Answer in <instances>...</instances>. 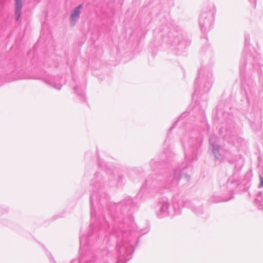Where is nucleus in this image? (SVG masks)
Segmentation results:
<instances>
[{"label": "nucleus", "instance_id": "obj_9", "mask_svg": "<svg viewBox=\"0 0 263 263\" xmlns=\"http://www.w3.org/2000/svg\"><path fill=\"white\" fill-rule=\"evenodd\" d=\"M104 180V177L100 174H97L96 175V177L92 180L94 192L101 191L104 187L109 185V184Z\"/></svg>", "mask_w": 263, "mask_h": 263}, {"label": "nucleus", "instance_id": "obj_18", "mask_svg": "<svg viewBox=\"0 0 263 263\" xmlns=\"http://www.w3.org/2000/svg\"><path fill=\"white\" fill-rule=\"evenodd\" d=\"M49 87L54 88L57 90H60L62 85L61 83H47Z\"/></svg>", "mask_w": 263, "mask_h": 263}, {"label": "nucleus", "instance_id": "obj_3", "mask_svg": "<svg viewBox=\"0 0 263 263\" xmlns=\"http://www.w3.org/2000/svg\"><path fill=\"white\" fill-rule=\"evenodd\" d=\"M168 29L169 31L163 36L162 39L173 49L181 51L190 45V42L186 39L180 27L173 26Z\"/></svg>", "mask_w": 263, "mask_h": 263}, {"label": "nucleus", "instance_id": "obj_5", "mask_svg": "<svg viewBox=\"0 0 263 263\" xmlns=\"http://www.w3.org/2000/svg\"><path fill=\"white\" fill-rule=\"evenodd\" d=\"M213 21V14L212 12L209 11H203L199 18V25L201 32L204 33L209 31Z\"/></svg>", "mask_w": 263, "mask_h": 263}, {"label": "nucleus", "instance_id": "obj_19", "mask_svg": "<svg viewBox=\"0 0 263 263\" xmlns=\"http://www.w3.org/2000/svg\"><path fill=\"white\" fill-rule=\"evenodd\" d=\"M80 243L81 247L82 246H85L87 243V241L86 236H82L80 238Z\"/></svg>", "mask_w": 263, "mask_h": 263}, {"label": "nucleus", "instance_id": "obj_15", "mask_svg": "<svg viewBox=\"0 0 263 263\" xmlns=\"http://www.w3.org/2000/svg\"><path fill=\"white\" fill-rule=\"evenodd\" d=\"M85 85L82 83H78L73 87V89L77 95L83 97L84 94V90L85 89Z\"/></svg>", "mask_w": 263, "mask_h": 263}, {"label": "nucleus", "instance_id": "obj_6", "mask_svg": "<svg viewBox=\"0 0 263 263\" xmlns=\"http://www.w3.org/2000/svg\"><path fill=\"white\" fill-rule=\"evenodd\" d=\"M182 143L184 149L187 151L186 157L187 155L189 156L190 155L196 156V152L201 145V139L200 138H192L187 143H186L184 141H182Z\"/></svg>", "mask_w": 263, "mask_h": 263}, {"label": "nucleus", "instance_id": "obj_13", "mask_svg": "<svg viewBox=\"0 0 263 263\" xmlns=\"http://www.w3.org/2000/svg\"><path fill=\"white\" fill-rule=\"evenodd\" d=\"M208 86H206V83H196L195 86V92L197 93H202L208 92L210 89V83H206Z\"/></svg>", "mask_w": 263, "mask_h": 263}, {"label": "nucleus", "instance_id": "obj_8", "mask_svg": "<svg viewBox=\"0 0 263 263\" xmlns=\"http://www.w3.org/2000/svg\"><path fill=\"white\" fill-rule=\"evenodd\" d=\"M169 204L166 198H163L159 202L157 205V214L159 217H163L168 216L170 212L168 210Z\"/></svg>", "mask_w": 263, "mask_h": 263}, {"label": "nucleus", "instance_id": "obj_7", "mask_svg": "<svg viewBox=\"0 0 263 263\" xmlns=\"http://www.w3.org/2000/svg\"><path fill=\"white\" fill-rule=\"evenodd\" d=\"M185 178L186 181L190 179V176L180 170L176 169L175 170L174 174L169 177V184L167 185V187H171L177 185L180 179Z\"/></svg>", "mask_w": 263, "mask_h": 263}, {"label": "nucleus", "instance_id": "obj_25", "mask_svg": "<svg viewBox=\"0 0 263 263\" xmlns=\"http://www.w3.org/2000/svg\"><path fill=\"white\" fill-rule=\"evenodd\" d=\"M98 200L99 202H100L101 200H100V198H99Z\"/></svg>", "mask_w": 263, "mask_h": 263}, {"label": "nucleus", "instance_id": "obj_26", "mask_svg": "<svg viewBox=\"0 0 263 263\" xmlns=\"http://www.w3.org/2000/svg\"><path fill=\"white\" fill-rule=\"evenodd\" d=\"M153 161H151V164H152L153 163Z\"/></svg>", "mask_w": 263, "mask_h": 263}, {"label": "nucleus", "instance_id": "obj_1", "mask_svg": "<svg viewBox=\"0 0 263 263\" xmlns=\"http://www.w3.org/2000/svg\"><path fill=\"white\" fill-rule=\"evenodd\" d=\"M116 233L119 236L120 234L122 236L121 240L117 245L118 251L117 263H125L132 258L134 250L133 244L135 242L138 244L139 235L134 230L133 225L129 226L124 223L120 225Z\"/></svg>", "mask_w": 263, "mask_h": 263}, {"label": "nucleus", "instance_id": "obj_14", "mask_svg": "<svg viewBox=\"0 0 263 263\" xmlns=\"http://www.w3.org/2000/svg\"><path fill=\"white\" fill-rule=\"evenodd\" d=\"M15 1V18L18 21L21 17L22 8V0H14Z\"/></svg>", "mask_w": 263, "mask_h": 263}, {"label": "nucleus", "instance_id": "obj_4", "mask_svg": "<svg viewBox=\"0 0 263 263\" xmlns=\"http://www.w3.org/2000/svg\"><path fill=\"white\" fill-rule=\"evenodd\" d=\"M214 138V137H210L209 141L210 145L212 147V151L215 158L221 162L230 158L231 156V152L228 150L224 149L219 145L216 144L213 141Z\"/></svg>", "mask_w": 263, "mask_h": 263}, {"label": "nucleus", "instance_id": "obj_21", "mask_svg": "<svg viewBox=\"0 0 263 263\" xmlns=\"http://www.w3.org/2000/svg\"><path fill=\"white\" fill-rule=\"evenodd\" d=\"M260 179V183L259 184V187L263 186V178L261 176H259Z\"/></svg>", "mask_w": 263, "mask_h": 263}, {"label": "nucleus", "instance_id": "obj_20", "mask_svg": "<svg viewBox=\"0 0 263 263\" xmlns=\"http://www.w3.org/2000/svg\"><path fill=\"white\" fill-rule=\"evenodd\" d=\"M193 211L197 214H200L202 213V208L199 207L198 208H193L192 209Z\"/></svg>", "mask_w": 263, "mask_h": 263}, {"label": "nucleus", "instance_id": "obj_17", "mask_svg": "<svg viewBox=\"0 0 263 263\" xmlns=\"http://www.w3.org/2000/svg\"><path fill=\"white\" fill-rule=\"evenodd\" d=\"M97 198V195H95V194H93L91 196H90V204L91 206V211H90V215L92 217L93 216H95V211L93 209V200H95V198Z\"/></svg>", "mask_w": 263, "mask_h": 263}, {"label": "nucleus", "instance_id": "obj_16", "mask_svg": "<svg viewBox=\"0 0 263 263\" xmlns=\"http://www.w3.org/2000/svg\"><path fill=\"white\" fill-rule=\"evenodd\" d=\"M93 259H89L87 257H82L79 261L73 259L71 263H93Z\"/></svg>", "mask_w": 263, "mask_h": 263}, {"label": "nucleus", "instance_id": "obj_24", "mask_svg": "<svg viewBox=\"0 0 263 263\" xmlns=\"http://www.w3.org/2000/svg\"><path fill=\"white\" fill-rule=\"evenodd\" d=\"M132 202V200H129V201H127V203H131Z\"/></svg>", "mask_w": 263, "mask_h": 263}, {"label": "nucleus", "instance_id": "obj_22", "mask_svg": "<svg viewBox=\"0 0 263 263\" xmlns=\"http://www.w3.org/2000/svg\"><path fill=\"white\" fill-rule=\"evenodd\" d=\"M249 1L251 3V2H254V6H255L256 0H249Z\"/></svg>", "mask_w": 263, "mask_h": 263}, {"label": "nucleus", "instance_id": "obj_10", "mask_svg": "<svg viewBox=\"0 0 263 263\" xmlns=\"http://www.w3.org/2000/svg\"><path fill=\"white\" fill-rule=\"evenodd\" d=\"M212 72L207 69L202 68L198 71V75L196 80L199 82H208L211 80Z\"/></svg>", "mask_w": 263, "mask_h": 263}, {"label": "nucleus", "instance_id": "obj_12", "mask_svg": "<svg viewBox=\"0 0 263 263\" xmlns=\"http://www.w3.org/2000/svg\"><path fill=\"white\" fill-rule=\"evenodd\" d=\"M258 60H259V59ZM256 65L258 66L259 67V71H258L259 80L260 81L263 82V64H260V63L259 62V61H258V62L257 63L254 64V66H253L252 69L251 70V77L250 78V80H243L242 79V78H241V74H240V78L241 82H249V81H251L252 80V77L253 71L254 67Z\"/></svg>", "mask_w": 263, "mask_h": 263}, {"label": "nucleus", "instance_id": "obj_2", "mask_svg": "<svg viewBox=\"0 0 263 263\" xmlns=\"http://www.w3.org/2000/svg\"><path fill=\"white\" fill-rule=\"evenodd\" d=\"M250 36L246 34L245 36V47L240 60V74L245 80H249L251 77V70L255 63L260 59L259 54L255 49L249 46Z\"/></svg>", "mask_w": 263, "mask_h": 263}, {"label": "nucleus", "instance_id": "obj_23", "mask_svg": "<svg viewBox=\"0 0 263 263\" xmlns=\"http://www.w3.org/2000/svg\"><path fill=\"white\" fill-rule=\"evenodd\" d=\"M230 199H223L222 200V201H228L229 200H230Z\"/></svg>", "mask_w": 263, "mask_h": 263}, {"label": "nucleus", "instance_id": "obj_11", "mask_svg": "<svg viewBox=\"0 0 263 263\" xmlns=\"http://www.w3.org/2000/svg\"><path fill=\"white\" fill-rule=\"evenodd\" d=\"M82 7L83 5L80 4L76 8H74V9L72 11L70 16V23L71 26H74L76 22H77L79 18H80L81 10L82 9Z\"/></svg>", "mask_w": 263, "mask_h": 263}]
</instances>
